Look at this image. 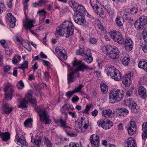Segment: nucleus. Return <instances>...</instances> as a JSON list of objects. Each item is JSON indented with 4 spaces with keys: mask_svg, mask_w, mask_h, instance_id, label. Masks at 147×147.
I'll return each mask as SVG.
<instances>
[{
    "mask_svg": "<svg viewBox=\"0 0 147 147\" xmlns=\"http://www.w3.org/2000/svg\"><path fill=\"white\" fill-rule=\"evenodd\" d=\"M74 28L75 27L71 22L65 21L56 28L55 34L68 37L73 34Z\"/></svg>",
    "mask_w": 147,
    "mask_h": 147,
    "instance_id": "nucleus-1",
    "label": "nucleus"
},
{
    "mask_svg": "<svg viewBox=\"0 0 147 147\" xmlns=\"http://www.w3.org/2000/svg\"><path fill=\"white\" fill-rule=\"evenodd\" d=\"M102 49L103 53L111 58L115 59L119 56V50L115 47H112L107 45L103 47Z\"/></svg>",
    "mask_w": 147,
    "mask_h": 147,
    "instance_id": "nucleus-2",
    "label": "nucleus"
},
{
    "mask_svg": "<svg viewBox=\"0 0 147 147\" xmlns=\"http://www.w3.org/2000/svg\"><path fill=\"white\" fill-rule=\"evenodd\" d=\"M124 92L120 90H113L111 91L109 94L110 102L114 103L116 101H119L123 98Z\"/></svg>",
    "mask_w": 147,
    "mask_h": 147,
    "instance_id": "nucleus-3",
    "label": "nucleus"
},
{
    "mask_svg": "<svg viewBox=\"0 0 147 147\" xmlns=\"http://www.w3.org/2000/svg\"><path fill=\"white\" fill-rule=\"evenodd\" d=\"M35 109L39 115L40 120L41 122H44L45 124H48L51 122L48 113L46 111L45 109L36 107Z\"/></svg>",
    "mask_w": 147,
    "mask_h": 147,
    "instance_id": "nucleus-4",
    "label": "nucleus"
},
{
    "mask_svg": "<svg viewBox=\"0 0 147 147\" xmlns=\"http://www.w3.org/2000/svg\"><path fill=\"white\" fill-rule=\"evenodd\" d=\"M32 96L31 94L28 93L26 95L27 100L25 98L21 99L20 101V104L18 106V107H21L22 109L26 108L27 107L26 104L28 102L31 103L33 106H35L36 105V101L35 98H32Z\"/></svg>",
    "mask_w": 147,
    "mask_h": 147,
    "instance_id": "nucleus-5",
    "label": "nucleus"
},
{
    "mask_svg": "<svg viewBox=\"0 0 147 147\" xmlns=\"http://www.w3.org/2000/svg\"><path fill=\"white\" fill-rule=\"evenodd\" d=\"M107 74L108 75H109L113 79L116 81H119L121 80V74L118 70L113 66L110 67Z\"/></svg>",
    "mask_w": 147,
    "mask_h": 147,
    "instance_id": "nucleus-6",
    "label": "nucleus"
},
{
    "mask_svg": "<svg viewBox=\"0 0 147 147\" xmlns=\"http://www.w3.org/2000/svg\"><path fill=\"white\" fill-rule=\"evenodd\" d=\"M73 66H78L76 69H75L78 72L79 71L84 72L85 70L89 69L90 70H92L93 68H90L89 66L85 64L84 62H82V60H78L75 59L73 62Z\"/></svg>",
    "mask_w": 147,
    "mask_h": 147,
    "instance_id": "nucleus-7",
    "label": "nucleus"
},
{
    "mask_svg": "<svg viewBox=\"0 0 147 147\" xmlns=\"http://www.w3.org/2000/svg\"><path fill=\"white\" fill-rule=\"evenodd\" d=\"M73 18L75 23L78 24L86 27L88 26L89 23L85 20V17L83 13H80V14L76 13L73 16Z\"/></svg>",
    "mask_w": 147,
    "mask_h": 147,
    "instance_id": "nucleus-8",
    "label": "nucleus"
},
{
    "mask_svg": "<svg viewBox=\"0 0 147 147\" xmlns=\"http://www.w3.org/2000/svg\"><path fill=\"white\" fill-rule=\"evenodd\" d=\"M111 38L115 42L119 44H122L124 42L123 37L120 32L119 31H113L109 32Z\"/></svg>",
    "mask_w": 147,
    "mask_h": 147,
    "instance_id": "nucleus-9",
    "label": "nucleus"
},
{
    "mask_svg": "<svg viewBox=\"0 0 147 147\" xmlns=\"http://www.w3.org/2000/svg\"><path fill=\"white\" fill-rule=\"evenodd\" d=\"M5 92V99L7 100H11L12 94L14 92L13 86L9 83H7L4 88Z\"/></svg>",
    "mask_w": 147,
    "mask_h": 147,
    "instance_id": "nucleus-10",
    "label": "nucleus"
},
{
    "mask_svg": "<svg viewBox=\"0 0 147 147\" xmlns=\"http://www.w3.org/2000/svg\"><path fill=\"white\" fill-rule=\"evenodd\" d=\"M15 141L17 144L22 147H27L28 144L26 141L23 136L17 134L15 136Z\"/></svg>",
    "mask_w": 147,
    "mask_h": 147,
    "instance_id": "nucleus-11",
    "label": "nucleus"
},
{
    "mask_svg": "<svg viewBox=\"0 0 147 147\" xmlns=\"http://www.w3.org/2000/svg\"><path fill=\"white\" fill-rule=\"evenodd\" d=\"M70 70L71 72H69L67 75V80L69 84L74 82L76 81L78 76L79 74V73H78L75 69H70Z\"/></svg>",
    "mask_w": 147,
    "mask_h": 147,
    "instance_id": "nucleus-12",
    "label": "nucleus"
},
{
    "mask_svg": "<svg viewBox=\"0 0 147 147\" xmlns=\"http://www.w3.org/2000/svg\"><path fill=\"white\" fill-rule=\"evenodd\" d=\"M90 141L92 146L94 147H98L99 145V139L96 134H93L90 138Z\"/></svg>",
    "mask_w": 147,
    "mask_h": 147,
    "instance_id": "nucleus-13",
    "label": "nucleus"
},
{
    "mask_svg": "<svg viewBox=\"0 0 147 147\" xmlns=\"http://www.w3.org/2000/svg\"><path fill=\"white\" fill-rule=\"evenodd\" d=\"M34 21L33 20L28 21L26 19L25 20H23V26L26 29H29L30 31L32 34H34L35 33L31 30V28L34 26L33 24Z\"/></svg>",
    "mask_w": 147,
    "mask_h": 147,
    "instance_id": "nucleus-14",
    "label": "nucleus"
},
{
    "mask_svg": "<svg viewBox=\"0 0 147 147\" xmlns=\"http://www.w3.org/2000/svg\"><path fill=\"white\" fill-rule=\"evenodd\" d=\"M129 123V126H128L127 130L129 135H132L135 134L136 130V123L134 121H131Z\"/></svg>",
    "mask_w": 147,
    "mask_h": 147,
    "instance_id": "nucleus-15",
    "label": "nucleus"
},
{
    "mask_svg": "<svg viewBox=\"0 0 147 147\" xmlns=\"http://www.w3.org/2000/svg\"><path fill=\"white\" fill-rule=\"evenodd\" d=\"M133 76L132 73H130L124 76L122 79V82L127 86H129L131 82V77Z\"/></svg>",
    "mask_w": 147,
    "mask_h": 147,
    "instance_id": "nucleus-16",
    "label": "nucleus"
},
{
    "mask_svg": "<svg viewBox=\"0 0 147 147\" xmlns=\"http://www.w3.org/2000/svg\"><path fill=\"white\" fill-rule=\"evenodd\" d=\"M133 42L129 37L127 38L125 42V47L127 51H130L133 46Z\"/></svg>",
    "mask_w": 147,
    "mask_h": 147,
    "instance_id": "nucleus-17",
    "label": "nucleus"
},
{
    "mask_svg": "<svg viewBox=\"0 0 147 147\" xmlns=\"http://www.w3.org/2000/svg\"><path fill=\"white\" fill-rule=\"evenodd\" d=\"M3 113L7 114H9L12 110V107L8 103L3 104L2 105Z\"/></svg>",
    "mask_w": 147,
    "mask_h": 147,
    "instance_id": "nucleus-18",
    "label": "nucleus"
},
{
    "mask_svg": "<svg viewBox=\"0 0 147 147\" xmlns=\"http://www.w3.org/2000/svg\"><path fill=\"white\" fill-rule=\"evenodd\" d=\"M7 16L9 17L8 20L10 22V27L11 28L15 27L16 26V18L10 13L7 14Z\"/></svg>",
    "mask_w": 147,
    "mask_h": 147,
    "instance_id": "nucleus-19",
    "label": "nucleus"
},
{
    "mask_svg": "<svg viewBox=\"0 0 147 147\" xmlns=\"http://www.w3.org/2000/svg\"><path fill=\"white\" fill-rule=\"evenodd\" d=\"M102 116L103 117L112 118L114 116V113H113L110 109H105L102 111Z\"/></svg>",
    "mask_w": 147,
    "mask_h": 147,
    "instance_id": "nucleus-20",
    "label": "nucleus"
},
{
    "mask_svg": "<svg viewBox=\"0 0 147 147\" xmlns=\"http://www.w3.org/2000/svg\"><path fill=\"white\" fill-rule=\"evenodd\" d=\"M138 92L140 96L143 99H145L147 96L146 89L142 86L139 87Z\"/></svg>",
    "mask_w": 147,
    "mask_h": 147,
    "instance_id": "nucleus-21",
    "label": "nucleus"
},
{
    "mask_svg": "<svg viewBox=\"0 0 147 147\" xmlns=\"http://www.w3.org/2000/svg\"><path fill=\"white\" fill-rule=\"evenodd\" d=\"M42 140V138L40 136H36L35 138H33V136H31V142L37 147L40 146Z\"/></svg>",
    "mask_w": 147,
    "mask_h": 147,
    "instance_id": "nucleus-22",
    "label": "nucleus"
},
{
    "mask_svg": "<svg viewBox=\"0 0 147 147\" xmlns=\"http://www.w3.org/2000/svg\"><path fill=\"white\" fill-rule=\"evenodd\" d=\"M127 147H135L136 143L135 140L132 137H130L127 140Z\"/></svg>",
    "mask_w": 147,
    "mask_h": 147,
    "instance_id": "nucleus-23",
    "label": "nucleus"
},
{
    "mask_svg": "<svg viewBox=\"0 0 147 147\" xmlns=\"http://www.w3.org/2000/svg\"><path fill=\"white\" fill-rule=\"evenodd\" d=\"M120 60L123 65H127L129 62L130 58L127 55H123L121 57Z\"/></svg>",
    "mask_w": 147,
    "mask_h": 147,
    "instance_id": "nucleus-24",
    "label": "nucleus"
},
{
    "mask_svg": "<svg viewBox=\"0 0 147 147\" xmlns=\"http://www.w3.org/2000/svg\"><path fill=\"white\" fill-rule=\"evenodd\" d=\"M134 26L135 28L138 30H141L145 26L138 20H137L135 22Z\"/></svg>",
    "mask_w": 147,
    "mask_h": 147,
    "instance_id": "nucleus-25",
    "label": "nucleus"
},
{
    "mask_svg": "<svg viewBox=\"0 0 147 147\" xmlns=\"http://www.w3.org/2000/svg\"><path fill=\"white\" fill-rule=\"evenodd\" d=\"M95 12L97 14L99 15L101 18H103L104 16V12L103 11L102 9L99 7V6L96 7L94 9Z\"/></svg>",
    "mask_w": 147,
    "mask_h": 147,
    "instance_id": "nucleus-26",
    "label": "nucleus"
},
{
    "mask_svg": "<svg viewBox=\"0 0 147 147\" xmlns=\"http://www.w3.org/2000/svg\"><path fill=\"white\" fill-rule=\"evenodd\" d=\"M10 134L9 132L3 133L1 135L0 137L2 140L5 142L7 141L10 138Z\"/></svg>",
    "mask_w": 147,
    "mask_h": 147,
    "instance_id": "nucleus-27",
    "label": "nucleus"
},
{
    "mask_svg": "<svg viewBox=\"0 0 147 147\" xmlns=\"http://www.w3.org/2000/svg\"><path fill=\"white\" fill-rule=\"evenodd\" d=\"M28 63L27 61H24L22 63L19 65L18 68L21 69L24 71L25 69H27L28 67Z\"/></svg>",
    "mask_w": 147,
    "mask_h": 147,
    "instance_id": "nucleus-28",
    "label": "nucleus"
},
{
    "mask_svg": "<svg viewBox=\"0 0 147 147\" xmlns=\"http://www.w3.org/2000/svg\"><path fill=\"white\" fill-rule=\"evenodd\" d=\"M129 113L128 110L125 108H123L121 110L119 113H118V116L121 117H124L126 116Z\"/></svg>",
    "mask_w": 147,
    "mask_h": 147,
    "instance_id": "nucleus-29",
    "label": "nucleus"
},
{
    "mask_svg": "<svg viewBox=\"0 0 147 147\" xmlns=\"http://www.w3.org/2000/svg\"><path fill=\"white\" fill-rule=\"evenodd\" d=\"M113 125V123L111 121L108 120L105 122L103 128L106 129H109Z\"/></svg>",
    "mask_w": 147,
    "mask_h": 147,
    "instance_id": "nucleus-30",
    "label": "nucleus"
},
{
    "mask_svg": "<svg viewBox=\"0 0 147 147\" xmlns=\"http://www.w3.org/2000/svg\"><path fill=\"white\" fill-rule=\"evenodd\" d=\"M21 59V57L18 55H16L13 58L12 62L14 64H16L19 62Z\"/></svg>",
    "mask_w": 147,
    "mask_h": 147,
    "instance_id": "nucleus-31",
    "label": "nucleus"
},
{
    "mask_svg": "<svg viewBox=\"0 0 147 147\" xmlns=\"http://www.w3.org/2000/svg\"><path fill=\"white\" fill-rule=\"evenodd\" d=\"M21 44L28 51H31V46L28 42L23 40L21 41Z\"/></svg>",
    "mask_w": 147,
    "mask_h": 147,
    "instance_id": "nucleus-32",
    "label": "nucleus"
},
{
    "mask_svg": "<svg viewBox=\"0 0 147 147\" xmlns=\"http://www.w3.org/2000/svg\"><path fill=\"white\" fill-rule=\"evenodd\" d=\"M100 88L101 91L104 93H106L108 90V87L104 83L101 82L100 83Z\"/></svg>",
    "mask_w": 147,
    "mask_h": 147,
    "instance_id": "nucleus-33",
    "label": "nucleus"
},
{
    "mask_svg": "<svg viewBox=\"0 0 147 147\" xmlns=\"http://www.w3.org/2000/svg\"><path fill=\"white\" fill-rule=\"evenodd\" d=\"M137 20L142 23L144 25L147 24V17L145 16H140Z\"/></svg>",
    "mask_w": 147,
    "mask_h": 147,
    "instance_id": "nucleus-34",
    "label": "nucleus"
},
{
    "mask_svg": "<svg viewBox=\"0 0 147 147\" xmlns=\"http://www.w3.org/2000/svg\"><path fill=\"white\" fill-rule=\"evenodd\" d=\"M69 4L74 11L76 10V9L79 5L77 2L74 1H72L69 2Z\"/></svg>",
    "mask_w": 147,
    "mask_h": 147,
    "instance_id": "nucleus-35",
    "label": "nucleus"
},
{
    "mask_svg": "<svg viewBox=\"0 0 147 147\" xmlns=\"http://www.w3.org/2000/svg\"><path fill=\"white\" fill-rule=\"evenodd\" d=\"M90 3L93 9L99 6V4L97 0H90Z\"/></svg>",
    "mask_w": 147,
    "mask_h": 147,
    "instance_id": "nucleus-36",
    "label": "nucleus"
},
{
    "mask_svg": "<svg viewBox=\"0 0 147 147\" xmlns=\"http://www.w3.org/2000/svg\"><path fill=\"white\" fill-rule=\"evenodd\" d=\"M123 19L119 17H117L115 19L117 25L119 27L123 26Z\"/></svg>",
    "mask_w": 147,
    "mask_h": 147,
    "instance_id": "nucleus-37",
    "label": "nucleus"
},
{
    "mask_svg": "<svg viewBox=\"0 0 147 147\" xmlns=\"http://www.w3.org/2000/svg\"><path fill=\"white\" fill-rule=\"evenodd\" d=\"M68 109V105L67 104H66L63 106L61 109L62 114L65 115L66 118H67V113L65 112V111L67 110Z\"/></svg>",
    "mask_w": 147,
    "mask_h": 147,
    "instance_id": "nucleus-38",
    "label": "nucleus"
},
{
    "mask_svg": "<svg viewBox=\"0 0 147 147\" xmlns=\"http://www.w3.org/2000/svg\"><path fill=\"white\" fill-rule=\"evenodd\" d=\"M138 9L136 7H133L129 11L127 14H125V16H127L129 15V14L134 15L137 13L138 11Z\"/></svg>",
    "mask_w": 147,
    "mask_h": 147,
    "instance_id": "nucleus-39",
    "label": "nucleus"
},
{
    "mask_svg": "<svg viewBox=\"0 0 147 147\" xmlns=\"http://www.w3.org/2000/svg\"><path fill=\"white\" fill-rule=\"evenodd\" d=\"M32 121L31 119H28L24 123V126L27 127H30L31 126Z\"/></svg>",
    "mask_w": 147,
    "mask_h": 147,
    "instance_id": "nucleus-40",
    "label": "nucleus"
},
{
    "mask_svg": "<svg viewBox=\"0 0 147 147\" xmlns=\"http://www.w3.org/2000/svg\"><path fill=\"white\" fill-rule=\"evenodd\" d=\"M131 107L132 112L135 113L137 112L138 107L135 102H133V104L131 105Z\"/></svg>",
    "mask_w": 147,
    "mask_h": 147,
    "instance_id": "nucleus-41",
    "label": "nucleus"
},
{
    "mask_svg": "<svg viewBox=\"0 0 147 147\" xmlns=\"http://www.w3.org/2000/svg\"><path fill=\"white\" fill-rule=\"evenodd\" d=\"M84 7L83 6L79 5L77 7L75 11H76L78 13V14H80V13H82V12L84 11Z\"/></svg>",
    "mask_w": 147,
    "mask_h": 147,
    "instance_id": "nucleus-42",
    "label": "nucleus"
},
{
    "mask_svg": "<svg viewBox=\"0 0 147 147\" xmlns=\"http://www.w3.org/2000/svg\"><path fill=\"white\" fill-rule=\"evenodd\" d=\"M44 143L47 147H51L52 144L48 139L46 137H44Z\"/></svg>",
    "mask_w": 147,
    "mask_h": 147,
    "instance_id": "nucleus-43",
    "label": "nucleus"
},
{
    "mask_svg": "<svg viewBox=\"0 0 147 147\" xmlns=\"http://www.w3.org/2000/svg\"><path fill=\"white\" fill-rule=\"evenodd\" d=\"M69 147H82L81 143L71 142L69 143Z\"/></svg>",
    "mask_w": 147,
    "mask_h": 147,
    "instance_id": "nucleus-44",
    "label": "nucleus"
},
{
    "mask_svg": "<svg viewBox=\"0 0 147 147\" xmlns=\"http://www.w3.org/2000/svg\"><path fill=\"white\" fill-rule=\"evenodd\" d=\"M84 86L82 85L81 84H80L79 85V86L75 88L74 90H73V91L75 92V93L78 92H80L81 89Z\"/></svg>",
    "mask_w": 147,
    "mask_h": 147,
    "instance_id": "nucleus-45",
    "label": "nucleus"
},
{
    "mask_svg": "<svg viewBox=\"0 0 147 147\" xmlns=\"http://www.w3.org/2000/svg\"><path fill=\"white\" fill-rule=\"evenodd\" d=\"M84 49L83 47L82 48L80 47V49L77 51V55L83 56L84 53Z\"/></svg>",
    "mask_w": 147,
    "mask_h": 147,
    "instance_id": "nucleus-46",
    "label": "nucleus"
},
{
    "mask_svg": "<svg viewBox=\"0 0 147 147\" xmlns=\"http://www.w3.org/2000/svg\"><path fill=\"white\" fill-rule=\"evenodd\" d=\"M60 124L61 125V127L63 128V129L65 127H66L67 125H66V121L63 120L62 119H61L59 121Z\"/></svg>",
    "mask_w": 147,
    "mask_h": 147,
    "instance_id": "nucleus-47",
    "label": "nucleus"
},
{
    "mask_svg": "<svg viewBox=\"0 0 147 147\" xmlns=\"http://www.w3.org/2000/svg\"><path fill=\"white\" fill-rule=\"evenodd\" d=\"M145 61L143 60L140 61L138 63V66L141 69H143L144 65L146 63Z\"/></svg>",
    "mask_w": 147,
    "mask_h": 147,
    "instance_id": "nucleus-48",
    "label": "nucleus"
},
{
    "mask_svg": "<svg viewBox=\"0 0 147 147\" xmlns=\"http://www.w3.org/2000/svg\"><path fill=\"white\" fill-rule=\"evenodd\" d=\"M11 69V67L9 65H6L3 67V71L6 73L9 71Z\"/></svg>",
    "mask_w": 147,
    "mask_h": 147,
    "instance_id": "nucleus-49",
    "label": "nucleus"
},
{
    "mask_svg": "<svg viewBox=\"0 0 147 147\" xmlns=\"http://www.w3.org/2000/svg\"><path fill=\"white\" fill-rule=\"evenodd\" d=\"M75 93V92L73 91H69L67 92L66 93L65 96L69 98H70Z\"/></svg>",
    "mask_w": 147,
    "mask_h": 147,
    "instance_id": "nucleus-50",
    "label": "nucleus"
},
{
    "mask_svg": "<svg viewBox=\"0 0 147 147\" xmlns=\"http://www.w3.org/2000/svg\"><path fill=\"white\" fill-rule=\"evenodd\" d=\"M55 51L56 53L60 57H62L63 55V53L59 48H57L55 49Z\"/></svg>",
    "mask_w": 147,
    "mask_h": 147,
    "instance_id": "nucleus-51",
    "label": "nucleus"
},
{
    "mask_svg": "<svg viewBox=\"0 0 147 147\" xmlns=\"http://www.w3.org/2000/svg\"><path fill=\"white\" fill-rule=\"evenodd\" d=\"M17 86L18 88L20 89L23 88L24 86V83L21 80L18 83H17Z\"/></svg>",
    "mask_w": 147,
    "mask_h": 147,
    "instance_id": "nucleus-52",
    "label": "nucleus"
},
{
    "mask_svg": "<svg viewBox=\"0 0 147 147\" xmlns=\"http://www.w3.org/2000/svg\"><path fill=\"white\" fill-rule=\"evenodd\" d=\"M105 121L102 119L100 120L97 121V123L99 126H101L103 128L104 125Z\"/></svg>",
    "mask_w": 147,
    "mask_h": 147,
    "instance_id": "nucleus-53",
    "label": "nucleus"
},
{
    "mask_svg": "<svg viewBox=\"0 0 147 147\" xmlns=\"http://www.w3.org/2000/svg\"><path fill=\"white\" fill-rule=\"evenodd\" d=\"M142 34L144 41L147 43V31L145 30V28L144 29Z\"/></svg>",
    "mask_w": 147,
    "mask_h": 147,
    "instance_id": "nucleus-54",
    "label": "nucleus"
},
{
    "mask_svg": "<svg viewBox=\"0 0 147 147\" xmlns=\"http://www.w3.org/2000/svg\"><path fill=\"white\" fill-rule=\"evenodd\" d=\"M64 130L66 134H67L71 131V130L72 129V128L69 126H68L67 125L63 129Z\"/></svg>",
    "mask_w": 147,
    "mask_h": 147,
    "instance_id": "nucleus-55",
    "label": "nucleus"
},
{
    "mask_svg": "<svg viewBox=\"0 0 147 147\" xmlns=\"http://www.w3.org/2000/svg\"><path fill=\"white\" fill-rule=\"evenodd\" d=\"M84 55L87 57H92V54L90 51L89 50H87L86 52L84 53L83 56Z\"/></svg>",
    "mask_w": 147,
    "mask_h": 147,
    "instance_id": "nucleus-56",
    "label": "nucleus"
},
{
    "mask_svg": "<svg viewBox=\"0 0 147 147\" xmlns=\"http://www.w3.org/2000/svg\"><path fill=\"white\" fill-rule=\"evenodd\" d=\"M96 21L97 22H98V23L97 24V26H98V27L99 29L103 31L104 29V28L102 24L101 23H100L98 19H97L96 20Z\"/></svg>",
    "mask_w": 147,
    "mask_h": 147,
    "instance_id": "nucleus-57",
    "label": "nucleus"
},
{
    "mask_svg": "<svg viewBox=\"0 0 147 147\" xmlns=\"http://www.w3.org/2000/svg\"><path fill=\"white\" fill-rule=\"evenodd\" d=\"M5 9V8L4 4L0 2V14Z\"/></svg>",
    "mask_w": 147,
    "mask_h": 147,
    "instance_id": "nucleus-58",
    "label": "nucleus"
},
{
    "mask_svg": "<svg viewBox=\"0 0 147 147\" xmlns=\"http://www.w3.org/2000/svg\"><path fill=\"white\" fill-rule=\"evenodd\" d=\"M142 49L143 51L145 53H147V43L142 44Z\"/></svg>",
    "mask_w": 147,
    "mask_h": 147,
    "instance_id": "nucleus-59",
    "label": "nucleus"
},
{
    "mask_svg": "<svg viewBox=\"0 0 147 147\" xmlns=\"http://www.w3.org/2000/svg\"><path fill=\"white\" fill-rule=\"evenodd\" d=\"M42 61L44 65L50 68L51 67V63L49 61L43 60H42Z\"/></svg>",
    "mask_w": 147,
    "mask_h": 147,
    "instance_id": "nucleus-60",
    "label": "nucleus"
},
{
    "mask_svg": "<svg viewBox=\"0 0 147 147\" xmlns=\"http://www.w3.org/2000/svg\"><path fill=\"white\" fill-rule=\"evenodd\" d=\"M84 61L88 63H90L93 61L92 57H87V58L84 59Z\"/></svg>",
    "mask_w": 147,
    "mask_h": 147,
    "instance_id": "nucleus-61",
    "label": "nucleus"
},
{
    "mask_svg": "<svg viewBox=\"0 0 147 147\" xmlns=\"http://www.w3.org/2000/svg\"><path fill=\"white\" fill-rule=\"evenodd\" d=\"M142 130L147 131V122H144L142 125Z\"/></svg>",
    "mask_w": 147,
    "mask_h": 147,
    "instance_id": "nucleus-62",
    "label": "nucleus"
},
{
    "mask_svg": "<svg viewBox=\"0 0 147 147\" xmlns=\"http://www.w3.org/2000/svg\"><path fill=\"white\" fill-rule=\"evenodd\" d=\"M143 131V132L142 135V138L143 140H145L147 138V131Z\"/></svg>",
    "mask_w": 147,
    "mask_h": 147,
    "instance_id": "nucleus-63",
    "label": "nucleus"
},
{
    "mask_svg": "<svg viewBox=\"0 0 147 147\" xmlns=\"http://www.w3.org/2000/svg\"><path fill=\"white\" fill-rule=\"evenodd\" d=\"M127 103L128 104V105L129 107H131V105L133 104V102H135L132 101V99L131 98H129L127 100Z\"/></svg>",
    "mask_w": 147,
    "mask_h": 147,
    "instance_id": "nucleus-64",
    "label": "nucleus"
}]
</instances>
